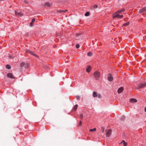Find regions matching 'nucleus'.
I'll list each match as a JSON object with an SVG mask.
<instances>
[{"instance_id":"obj_1","label":"nucleus","mask_w":146,"mask_h":146,"mask_svg":"<svg viewBox=\"0 0 146 146\" xmlns=\"http://www.w3.org/2000/svg\"><path fill=\"white\" fill-rule=\"evenodd\" d=\"M29 65L27 62H23L21 64L20 67L23 69H27L29 67Z\"/></svg>"},{"instance_id":"obj_2","label":"nucleus","mask_w":146,"mask_h":146,"mask_svg":"<svg viewBox=\"0 0 146 146\" xmlns=\"http://www.w3.org/2000/svg\"><path fill=\"white\" fill-rule=\"evenodd\" d=\"M146 87V83L144 82H142L140 83L137 87V89L143 88Z\"/></svg>"},{"instance_id":"obj_3","label":"nucleus","mask_w":146,"mask_h":146,"mask_svg":"<svg viewBox=\"0 0 146 146\" xmlns=\"http://www.w3.org/2000/svg\"><path fill=\"white\" fill-rule=\"evenodd\" d=\"M93 75L94 78L96 80H99L100 77V74L97 71L95 72L93 74Z\"/></svg>"},{"instance_id":"obj_4","label":"nucleus","mask_w":146,"mask_h":146,"mask_svg":"<svg viewBox=\"0 0 146 146\" xmlns=\"http://www.w3.org/2000/svg\"><path fill=\"white\" fill-rule=\"evenodd\" d=\"M108 80L109 81L111 82L113 80V77L111 74H109L108 75Z\"/></svg>"},{"instance_id":"obj_5","label":"nucleus","mask_w":146,"mask_h":146,"mask_svg":"<svg viewBox=\"0 0 146 146\" xmlns=\"http://www.w3.org/2000/svg\"><path fill=\"white\" fill-rule=\"evenodd\" d=\"M111 129H109L106 132V136L107 137H109L111 134Z\"/></svg>"},{"instance_id":"obj_6","label":"nucleus","mask_w":146,"mask_h":146,"mask_svg":"<svg viewBox=\"0 0 146 146\" xmlns=\"http://www.w3.org/2000/svg\"><path fill=\"white\" fill-rule=\"evenodd\" d=\"M119 13L117 12V11L115 12L113 14V19L116 18H119Z\"/></svg>"},{"instance_id":"obj_7","label":"nucleus","mask_w":146,"mask_h":146,"mask_svg":"<svg viewBox=\"0 0 146 146\" xmlns=\"http://www.w3.org/2000/svg\"><path fill=\"white\" fill-rule=\"evenodd\" d=\"M15 14L18 17L21 16L23 15V14L20 12H18L17 11H15Z\"/></svg>"},{"instance_id":"obj_8","label":"nucleus","mask_w":146,"mask_h":146,"mask_svg":"<svg viewBox=\"0 0 146 146\" xmlns=\"http://www.w3.org/2000/svg\"><path fill=\"white\" fill-rule=\"evenodd\" d=\"M123 87H121L119 88L117 90V92L119 94L121 93L123 90Z\"/></svg>"},{"instance_id":"obj_9","label":"nucleus","mask_w":146,"mask_h":146,"mask_svg":"<svg viewBox=\"0 0 146 146\" xmlns=\"http://www.w3.org/2000/svg\"><path fill=\"white\" fill-rule=\"evenodd\" d=\"M7 76L8 77L11 78H14V77L13 76V74L11 73H9L7 74Z\"/></svg>"},{"instance_id":"obj_10","label":"nucleus","mask_w":146,"mask_h":146,"mask_svg":"<svg viewBox=\"0 0 146 146\" xmlns=\"http://www.w3.org/2000/svg\"><path fill=\"white\" fill-rule=\"evenodd\" d=\"M35 19L34 18L32 19L31 22L30 23V27H32L33 26V24L35 22Z\"/></svg>"},{"instance_id":"obj_11","label":"nucleus","mask_w":146,"mask_h":146,"mask_svg":"<svg viewBox=\"0 0 146 146\" xmlns=\"http://www.w3.org/2000/svg\"><path fill=\"white\" fill-rule=\"evenodd\" d=\"M129 102L131 103L136 102H137V100L133 98H131L129 100Z\"/></svg>"},{"instance_id":"obj_12","label":"nucleus","mask_w":146,"mask_h":146,"mask_svg":"<svg viewBox=\"0 0 146 146\" xmlns=\"http://www.w3.org/2000/svg\"><path fill=\"white\" fill-rule=\"evenodd\" d=\"M28 52L34 56H37L36 54L34 52L32 51L29 50L28 51Z\"/></svg>"},{"instance_id":"obj_13","label":"nucleus","mask_w":146,"mask_h":146,"mask_svg":"<svg viewBox=\"0 0 146 146\" xmlns=\"http://www.w3.org/2000/svg\"><path fill=\"white\" fill-rule=\"evenodd\" d=\"M125 11V9L124 8H122L121 9L118 10L117 11V12L118 13H121V12H124Z\"/></svg>"},{"instance_id":"obj_14","label":"nucleus","mask_w":146,"mask_h":146,"mask_svg":"<svg viewBox=\"0 0 146 146\" xmlns=\"http://www.w3.org/2000/svg\"><path fill=\"white\" fill-rule=\"evenodd\" d=\"M91 70V68L90 66H88L86 69V71L87 72L89 73L90 72Z\"/></svg>"},{"instance_id":"obj_15","label":"nucleus","mask_w":146,"mask_h":146,"mask_svg":"<svg viewBox=\"0 0 146 146\" xmlns=\"http://www.w3.org/2000/svg\"><path fill=\"white\" fill-rule=\"evenodd\" d=\"M92 95L93 97L94 98L96 97L97 96V93L95 91L93 92Z\"/></svg>"},{"instance_id":"obj_16","label":"nucleus","mask_w":146,"mask_h":146,"mask_svg":"<svg viewBox=\"0 0 146 146\" xmlns=\"http://www.w3.org/2000/svg\"><path fill=\"white\" fill-rule=\"evenodd\" d=\"M44 5L45 6H50V4L47 2L45 3Z\"/></svg>"},{"instance_id":"obj_17","label":"nucleus","mask_w":146,"mask_h":146,"mask_svg":"<svg viewBox=\"0 0 146 146\" xmlns=\"http://www.w3.org/2000/svg\"><path fill=\"white\" fill-rule=\"evenodd\" d=\"M121 143H123V145L124 146H126L127 143L126 142H125L124 140H122Z\"/></svg>"},{"instance_id":"obj_18","label":"nucleus","mask_w":146,"mask_h":146,"mask_svg":"<svg viewBox=\"0 0 146 146\" xmlns=\"http://www.w3.org/2000/svg\"><path fill=\"white\" fill-rule=\"evenodd\" d=\"M78 105L77 104H76L74 108H73V109L74 110H77V108H78Z\"/></svg>"},{"instance_id":"obj_19","label":"nucleus","mask_w":146,"mask_h":146,"mask_svg":"<svg viewBox=\"0 0 146 146\" xmlns=\"http://www.w3.org/2000/svg\"><path fill=\"white\" fill-rule=\"evenodd\" d=\"M90 12H86L85 14V15L86 16H88L90 15Z\"/></svg>"},{"instance_id":"obj_20","label":"nucleus","mask_w":146,"mask_h":146,"mask_svg":"<svg viewBox=\"0 0 146 146\" xmlns=\"http://www.w3.org/2000/svg\"><path fill=\"white\" fill-rule=\"evenodd\" d=\"M6 68L8 69H10L11 68V67L9 65H6Z\"/></svg>"},{"instance_id":"obj_21","label":"nucleus","mask_w":146,"mask_h":146,"mask_svg":"<svg viewBox=\"0 0 146 146\" xmlns=\"http://www.w3.org/2000/svg\"><path fill=\"white\" fill-rule=\"evenodd\" d=\"M143 12H145L146 11V7H145L142 9H141Z\"/></svg>"},{"instance_id":"obj_22","label":"nucleus","mask_w":146,"mask_h":146,"mask_svg":"<svg viewBox=\"0 0 146 146\" xmlns=\"http://www.w3.org/2000/svg\"><path fill=\"white\" fill-rule=\"evenodd\" d=\"M92 54V53L91 52H89L87 53V55L89 56H91Z\"/></svg>"},{"instance_id":"obj_23","label":"nucleus","mask_w":146,"mask_h":146,"mask_svg":"<svg viewBox=\"0 0 146 146\" xmlns=\"http://www.w3.org/2000/svg\"><path fill=\"white\" fill-rule=\"evenodd\" d=\"M129 23V22L125 23L123 24V25L125 27H127L128 26Z\"/></svg>"},{"instance_id":"obj_24","label":"nucleus","mask_w":146,"mask_h":146,"mask_svg":"<svg viewBox=\"0 0 146 146\" xmlns=\"http://www.w3.org/2000/svg\"><path fill=\"white\" fill-rule=\"evenodd\" d=\"M96 128H94L93 129H90V132H93L94 131H95L96 130Z\"/></svg>"},{"instance_id":"obj_25","label":"nucleus","mask_w":146,"mask_h":146,"mask_svg":"<svg viewBox=\"0 0 146 146\" xmlns=\"http://www.w3.org/2000/svg\"><path fill=\"white\" fill-rule=\"evenodd\" d=\"M80 119H82V118L83 117V114L82 113L80 114Z\"/></svg>"},{"instance_id":"obj_26","label":"nucleus","mask_w":146,"mask_h":146,"mask_svg":"<svg viewBox=\"0 0 146 146\" xmlns=\"http://www.w3.org/2000/svg\"><path fill=\"white\" fill-rule=\"evenodd\" d=\"M125 119V117L124 115H123L121 116V120H123L124 119Z\"/></svg>"},{"instance_id":"obj_27","label":"nucleus","mask_w":146,"mask_h":146,"mask_svg":"<svg viewBox=\"0 0 146 146\" xmlns=\"http://www.w3.org/2000/svg\"><path fill=\"white\" fill-rule=\"evenodd\" d=\"M24 3L25 4L27 5L29 4V2L26 0H24Z\"/></svg>"},{"instance_id":"obj_28","label":"nucleus","mask_w":146,"mask_h":146,"mask_svg":"<svg viewBox=\"0 0 146 146\" xmlns=\"http://www.w3.org/2000/svg\"><path fill=\"white\" fill-rule=\"evenodd\" d=\"M76 48H79L80 47V45L78 44H77L76 45Z\"/></svg>"},{"instance_id":"obj_29","label":"nucleus","mask_w":146,"mask_h":146,"mask_svg":"<svg viewBox=\"0 0 146 146\" xmlns=\"http://www.w3.org/2000/svg\"><path fill=\"white\" fill-rule=\"evenodd\" d=\"M143 12V11H142V10L141 9H140L139 11V13H142Z\"/></svg>"},{"instance_id":"obj_30","label":"nucleus","mask_w":146,"mask_h":146,"mask_svg":"<svg viewBox=\"0 0 146 146\" xmlns=\"http://www.w3.org/2000/svg\"><path fill=\"white\" fill-rule=\"evenodd\" d=\"M67 11V10H60V12L61 13V12H64V13H65V12H66V11Z\"/></svg>"},{"instance_id":"obj_31","label":"nucleus","mask_w":146,"mask_h":146,"mask_svg":"<svg viewBox=\"0 0 146 146\" xmlns=\"http://www.w3.org/2000/svg\"><path fill=\"white\" fill-rule=\"evenodd\" d=\"M123 17V15H119V18L121 19H122Z\"/></svg>"},{"instance_id":"obj_32","label":"nucleus","mask_w":146,"mask_h":146,"mask_svg":"<svg viewBox=\"0 0 146 146\" xmlns=\"http://www.w3.org/2000/svg\"><path fill=\"white\" fill-rule=\"evenodd\" d=\"M123 17V15H119V18L121 19H122Z\"/></svg>"},{"instance_id":"obj_33","label":"nucleus","mask_w":146,"mask_h":146,"mask_svg":"<svg viewBox=\"0 0 146 146\" xmlns=\"http://www.w3.org/2000/svg\"><path fill=\"white\" fill-rule=\"evenodd\" d=\"M76 98L77 100H78L80 99V97L79 96H76Z\"/></svg>"},{"instance_id":"obj_34","label":"nucleus","mask_w":146,"mask_h":146,"mask_svg":"<svg viewBox=\"0 0 146 146\" xmlns=\"http://www.w3.org/2000/svg\"><path fill=\"white\" fill-rule=\"evenodd\" d=\"M98 6L97 5H95L93 7L94 9H96L98 8Z\"/></svg>"},{"instance_id":"obj_35","label":"nucleus","mask_w":146,"mask_h":146,"mask_svg":"<svg viewBox=\"0 0 146 146\" xmlns=\"http://www.w3.org/2000/svg\"><path fill=\"white\" fill-rule=\"evenodd\" d=\"M82 123V122L81 121H80V122H79V125L80 126V125H81Z\"/></svg>"},{"instance_id":"obj_36","label":"nucleus","mask_w":146,"mask_h":146,"mask_svg":"<svg viewBox=\"0 0 146 146\" xmlns=\"http://www.w3.org/2000/svg\"><path fill=\"white\" fill-rule=\"evenodd\" d=\"M9 58L11 59L13 58L11 56H9Z\"/></svg>"},{"instance_id":"obj_37","label":"nucleus","mask_w":146,"mask_h":146,"mask_svg":"<svg viewBox=\"0 0 146 146\" xmlns=\"http://www.w3.org/2000/svg\"><path fill=\"white\" fill-rule=\"evenodd\" d=\"M144 110L145 111V112H146V107L145 108Z\"/></svg>"},{"instance_id":"obj_38","label":"nucleus","mask_w":146,"mask_h":146,"mask_svg":"<svg viewBox=\"0 0 146 146\" xmlns=\"http://www.w3.org/2000/svg\"><path fill=\"white\" fill-rule=\"evenodd\" d=\"M98 97H100V94L98 95Z\"/></svg>"}]
</instances>
